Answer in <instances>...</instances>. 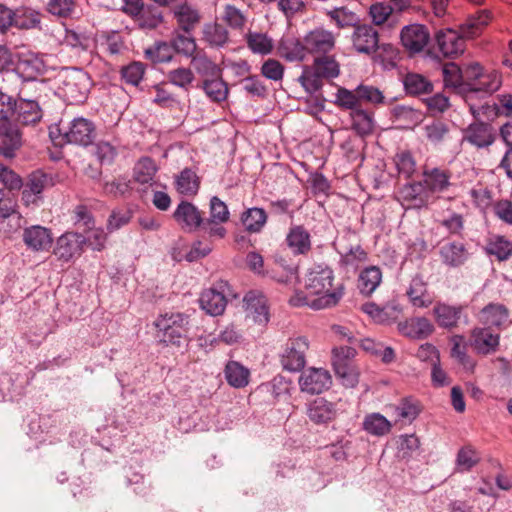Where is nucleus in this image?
I'll return each instance as SVG.
<instances>
[{"mask_svg": "<svg viewBox=\"0 0 512 512\" xmlns=\"http://www.w3.org/2000/svg\"><path fill=\"white\" fill-rule=\"evenodd\" d=\"M491 19V12L487 9H483L469 16L460 26V32L451 28L437 31L435 41L439 52L444 57L448 58L461 55L465 50L464 38H474L479 35Z\"/></svg>", "mask_w": 512, "mask_h": 512, "instance_id": "1", "label": "nucleus"}, {"mask_svg": "<svg viewBox=\"0 0 512 512\" xmlns=\"http://www.w3.org/2000/svg\"><path fill=\"white\" fill-rule=\"evenodd\" d=\"M334 272L324 264L312 267L306 275L305 287L313 295H322L312 301V308L321 309L335 306L344 294L342 283L333 286Z\"/></svg>", "mask_w": 512, "mask_h": 512, "instance_id": "2", "label": "nucleus"}, {"mask_svg": "<svg viewBox=\"0 0 512 512\" xmlns=\"http://www.w3.org/2000/svg\"><path fill=\"white\" fill-rule=\"evenodd\" d=\"M340 74V65L333 56H317L312 65L303 66L299 83L309 94H315L323 87L324 79H334Z\"/></svg>", "mask_w": 512, "mask_h": 512, "instance_id": "3", "label": "nucleus"}, {"mask_svg": "<svg viewBox=\"0 0 512 512\" xmlns=\"http://www.w3.org/2000/svg\"><path fill=\"white\" fill-rule=\"evenodd\" d=\"M189 318L188 314L181 312H166L159 315L153 323L158 341L166 346L179 347L189 330Z\"/></svg>", "mask_w": 512, "mask_h": 512, "instance_id": "4", "label": "nucleus"}, {"mask_svg": "<svg viewBox=\"0 0 512 512\" xmlns=\"http://www.w3.org/2000/svg\"><path fill=\"white\" fill-rule=\"evenodd\" d=\"M501 77L497 71L483 72L476 82L468 83V90L465 94V101L469 106V110L475 119L487 115V110L491 109V105L487 102L475 104L476 98H483L496 92L501 86Z\"/></svg>", "mask_w": 512, "mask_h": 512, "instance_id": "5", "label": "nucleus"}, {"mask_svg": "<svg viewBox=\"0 0 512 512\" xmlns=\"http://www.w3.org/2000/svg\"><path fill=\"white\" fill-rule=\"evenodd\" d=\"M92 87L90 76L81 68L67 69L61 76L58 92L68 104H82Z\"/></svg>", "mask_w": 512, "mask_h": 512, "instance_id": "6", "label": "nucleus"}, {"mask_svg": "<svg viewBox=\"0 0 512 512\" xmlns=\"http://www.w3.org/2000/svg\"><path fill=\"white\" fill-rule=\"evenodd\" d=\"M54 185L53 174L41 169L32 171L23 182L21 201L26 207H37L43 202V192Z\"/></svg>", "mask_w": 512, "mask_h": 512, "instance_id": "7", "label": "nucleus"}, {"mask_svg": "<svg viewBox=\"0 0 512 512\" xmlns=\"http://www.w3.org/2000/svg\"><path fill=\"white\" fill-rule=\"evenodd\" d=\"M356 350L350 346H340L332 350V365L336 376L346 387L358 383V372L354 366Z\"/></svg>", "mask_w": 512, "mask_h": 512, "instance_id": "8", "label": "nucleus"}, {"mask_svg": "<svg viewBox=\"0 0 512 512\" xmlns=\"http://www.w3.org/2000/svg\"><path fill=\"white\" fill-rule=\"evenodd\" d=\"M309 342L306 337L289 338L280 353V363L284 370L299 372L306 364Z\"/></svg>", "mask_w": 512, "mask_h": 512, "instance_id": "9", "label": "nucleus"}, {"mask_svg": "<svg viewBox=\"0 0 512 512\" xmlns=\"http://www.w3.org/2000/svg\"><path fill=\"white\" fill-rule=\"evenodd\" d=\"M96 138V127L94 123L84 117L74 118L66 131L63 132L65 142L87 147L93 144Z\"/></svg>", "mask_w": 512, "mask_h": 512, "instance_id": "10", "label": "nucleus"}, {"mask_svg": "<svg viewBox=\"0 0 512 512\" xmlns=\"http://www.w3.org/2000/svg\"><path fill=\"white\" fill-rule=\"evenodd\" d=\"M85 246V236L77 232H66L56 240L53 254L59 261L69 262L79 257Z\"/></svg>", "mask_w": 512, "mask_h": 512, "instance_id": "11", "label": "nucleus"}, {"mask_svg": "<svg viewBox=\"0 0 512 512\" xmlns=\"http://www.w3.org/2000/svg\"><path fill=\"white\" fill-rule=\"evenodd\" d=\"M298 382L302 392L314 395L329 389L332 379L328 370L310 367L302 371Z\"/></svg>", "mask_w": 512, "mask_h": 512, "instance_id": "12", "label": "nucleus"}, {"mask_svg": "<svg viewBox=\"0 0 512 512\" xmlns=\"http://www.w3.org/2000/svg\"><path fill=\"white\" fill-rule=\"evenodd\" d=\"M402 46L410 54H418L424 50L430 40V34L425 25L414 23L406 25L400 32Z\"/></svg>", "mask_w": 512, "mask_h": 512, "instance_id": "13", "label": "nucleus"}, {"mask_svg": "<svg viewBox=\"0 0 512 512\" xmlns=\"http://www.w3.org/2000/svg\"><path fill=\"white\" fill-rule=\"evenodd\" d=\"M306 415L315 425H327L338 415L337 404L323 397L315 398L306 403Z\"/></svg>", "mask_w": 512, "mask_h": 512, "instance_id": "14", "label": "nucleus"}, {"mask_svg": "<svg viewBox=\"0 0 512 512\" xmlns=\"http://www.w3.org/2000/svg\"><path fill=\"white\" fill-rule=\"evenodd\" d=\"M397 199L406 208L421 209L428 204L429 195L420 181L404 184L397 191Z\"/></svg>", "mask_w": 512, "mask_h": 512, "instance_id": "15", "label": "nucleus"}, {"mask_svg": "<svg viewBox=\"0 0 512 512\" xmlns=\"http://www.w3.org/2000/svg\"><path fill=\"white\" fill-rule=\"evenodd\" d=\"M439 256L445 266L458 268L468 261L470 253L465 243L457 240H449L443 241L440 245Z\"/></svg>", "mask_w": 512, "mask_h": 512, "instance_id": "16", "label": "nucleus"}, {"mask_svg": "<svg viewBox=\"0 0 512 512\" xmlns=\"http://www.w3.org/2000/svg\"><path fill=\"white\" fill-rule=\"evenodd\" d=\"M463 140L479 149L487 148L495 141L493 127L483 121L473 122L463 130Z\"/></svg>", "mask_w": 512, "mask_h": 512, "instance_id": "17", "label": "nucleus"}, {"mask_svg": "<svg viewBox=\"0 0 512 512\" xmlns=\"http://www.w3.org/2000/svg\"><path fill=\"white\" fill-rule=\"evenodd\" d=\"M352 43L357 52L368 55L372 54L378 49V32L371 25L358 24L354 28Z\"/></svg>", "mask_w": 512, "mask_h": 512, "instance_id": "18", "label": "nucleus"}, {"mask_svg": "<svg viewBox=\"0 0 512 512\" xmlns=\"http://www.w3.org/2000/svg\"><path fill=\"white\" fill-rule=\"evenodd\" d=\"M304 42L309 54L326 55L335 46L334 35L323 28L308 32L304 37Z\"/></svg>", "mask_w": 512, "mask_h": 512, "instance_id": "19", "label": "nucleus"}, {"mask_svg": "<svg viewBox=\"0 0 512 512\" xmlns=\"http://www.w3.org/2000/svg\"><path fill=\"white\" fill-rule=\"evenodd\" d=\"M488 327H475L471 331V346L480 355L495 353L500 345V335Z\"/></svg>", "mask_w": 512, "mask_h": 512, "instance_id": "20", "label": "nucleus"}, {"mask_svg": "<svg viewBox=\"0 0 512 512\" xmlns=\"http://www.w3.org/2000/svg\"><path fill=\"white\" fill-rule=\"evenodd\" d=\"M22 145V136L16 125L0 122V156L11 159Z\"/></svg>", "mask_w": 512, "mask_h": 512, "instance_id": "21", "label": "nucleus"}, {"mask_svg": "<svg viewBox=\"0 0 512 512\" xmlns=\"http://www.w3.org/2000/svg\"><path fill=\"white\" fill-rule=\"evenodd\" d=\"M509 316V309L504 304L491 302L480 310L478 320L488 328L501 329L509 323Z\"/></svg>", "mask_w": 512, "mask_h": 512, "instance_id": "22", "label": "nucleus"}, {"mask_svg": "<svg viewBox=\"0 0 512 512\" xmlns=\"http://www.w3.org/2000/svg\"><path fill=\"white\" fill-rule=\"evenodd\" d=\"M174 220L185 230L195 231L203 224L200 210L191 202L181 201L173 213Z\"/></svg>", "mask_w": 512, "mask_h": 512, "instance_id": "23", "label": "nucleus"}, {"mask_svg": "<svg viewBox=\"0 0 512 512\" xmlns=\"http://www.w3.org/2000/svg\"><path fill=\"white\" fill-rule=\"evenodd\" d=\"M463 312V305H450L444 302H437L433 308V316L437 325L448 330L458 326Z\"/></svg>", "mask_w": 512, "mask_h": 512, "instance_id": "24", "label": "nucleus"}, {"mask_svg": "<svg viewBox=\"0 0 512 512\" xmlns=\"http://www.w3.org/2000/svg\"><path fill=\"white\" fill-rule=\"evenodd\" d=\"M23 242L35 252L48 250L53 242L51 230L40 225L27 227L23 231Z\"/></svg>", "mask_w": 512, "mask_h": 512, "instance_id": "25", "label": "nucleus"}, {"mask_svg": "<svg viewBox=\"0 0 512 512\" xmlns=\"http://www.w3.org/2000/svg\"><path fill=\"white\" fill-rule=\"evenodd\" d=\"M285 243L293 255H306L312 249L311 235L303 225H292L285 238Z\"/></svg>", "mask_w": 512, "mask_h": 512, "instance_id": "26", "label": "nucleus"}, {"mask_svg": "<svg viewBox=\"0 0 512 512\" xmlns=\"http://www.w3.org/2000/svg\"><path fill=\"white\" fill-rule=\"evenodd\" d=\"M12 117L23 125L35 124L42 118V110L35 100L18 98L14 101Z\"/></svg>", "mask_w": 512, "mask_h": 512, "instance_id": "27", "label": "nucleus"}, {"mask_svg": "<svg viewBox=\"0 0 512 512\" xmlns=\"http://www.w3.org/2000/svg\"><path fill=\"white\" fill-rule=\"evenodd\" d=\"M406 295L416 308H428L433 303V298L428 292V284L420 273L412 277Z\"/></svg>", "mask_w": 512, "mask_h": 512, "instance_id": "28", "label": "nucleus"}, {"mask_svg": "<svg viewBox=\"0 0 512 512\" xmlns=\"http://www.w3.org/2000/svg\"><path fill=\"white\" fill-rule=\"evenodd\" d=\"M398 331L411 339H425L434 331V326L425 317H414L398 323Z\"/></svg>", "mask_w": 512, "mask_h": 512, "instance_id": "29", "label": "nucleus"}, {"mask_svg": "<svg viewBox=\"0 0 512 512\" xmlns=\"http://www.w3.org/2000/svg\"><path fill=\"white\" fill-rule=\"evenodd\" d=\"M15 71L24 81H34L44 73L45 65L36 54H23L19 57Z\"/></svg>", "mask_w": 512, "mask_h": 512, "instance_id": "30", "label": "nucleus"}, {"mask_svg": "<svg viewBox=\"0 0 512 512\" xmlns=\"http://www.w3.org/2000/svg\"><path fill=\"white\" fill-rule=\"evenodd\" d=\"M277 51L280 57L290 62L303 61L307 54L304 40L292 35H285L280 39Z\"/></svg>", "mask_w": 512, "mask_h": 512, "instance_id": "31", "label": "nucleus"}, {"mask_svg": "<svg viewBox=\"0 0 512 512\" xmlns=\"http://www.w3.org/2000/svg\"><path fill=\"white\" fill-rule=\"evenodd\" d=\"M173 15L178 24V30L186 34H191L201 20L199 11L188 3L176 5Z\"/></svg>", "mask_w": 512, "mask_h": 512, "instance_id": "32", "label": "nucleus"}, {"mask_svg": "<svg viewBox=\"0 0 512 512\" xmlns=\"http://www.w3.org/2000/svg\"><path fill=\"white\" fill-rule=\"evenodd\" d=\"M200 307L211 316L221 315L227 305L223 290L209 288L201 293L199 298Z\"/></svg>", "mask_w": 512, "mask_h": 512, "instance_id": "33", "label": "nucleus"}, {"mask_svg": "<svg viewBox=\"0 0 512 512\" xmlns=\"http://www.w3.org/2000/svg\"><path fill=\"white\" fill-rule=\"evenodd\" d=\"M424 186L427 192H444L450 186L451 174L448 170L441 168L425 169L423 171Z\"/></svg>", "mask_w": 512, "mask_h": 512, "instance_id": "34", "label": "nucleus"}, {"mask_svg": "<svg viewBox=\"0 0 512 512\" xmlns=\"http://www.w3.org/2000/svg\"><path fill=\"white\" fill-rule=\"evenodd\" d=\"M382 282V271L378 266L363 269L357 279V288L362 295L370 296Z\"/></svg>", "mask_w": 512, "mask_h": 512, "instance_id": "35", "label": "nucleus"}, {"mask_svg": "<svg viewBox=\"0 0 512 512\" xmlns=\"http://www.w3.org/2000/svg\"><path fill=\"white\" fill-rule=\"evenodd\" d=\"M199 87L211 102L221 103L228 97V85L222 79V74L204 79Z\"/></svg>", "mask_w": 512, "mask_h": 512, "instance_id": "36", "label": "nucleus"}, {"mask_svg": "<svg viewBox=\"0 0 512 512\" xmlns=\"http://www.w3.org/2000/svg\"><path fill=\"white\" fill-rule=\"evenodd\" d=\"M224 375L227 383L234 388H244L249 383L250 371L238 361L227 362Z\"/></svg>", "mask_w": 512, "mask_h": 512, "instance_id": "37", "label": "nucleus"}, {"mask_svg": "<svg viewBox=\"0 0 512 512\" xmlns=\"http://www.w3.org/2000/svg\"><path fill=\"white\" fill-rule=\"evenodd\" d=\"M268 215L263 208L251 207L242 212L240 220L245 230L260 233L267 223Z\"/></svg>", "mask_w": 512, "mask_h": 512, "instance_id": "38", "label": "nucleus"}, {"mask_svg": "<svg viewBox=\"0 0 512 512\" xmlns=\"http://www.w3.org/2000/svg\"><path fill=\"white\" fill-rule=\"evenodd\" d=\"M421 405L418 400L413 397H405L394 406V415L396 421L404 423H412L420 414Z\"/></svg>", "mask_w": 512, "mask_h": 512, "instance_id": "39", "label": "nucleus"}, {"mask_svg": "<svg viewBox=\"0 0 512 512\" xmlns=\"http://www.w3.org/2000/svg\"><path fill=\"white\" fill-rule=\"evenodd\" d=\"M170 42L174 52L184 57L192 58L198 52L195 38L183 31L174 30Z\"/></svg>", "mask_w": 512, "mask_h": 512, "instance_id": "40", "label": "nucleus"}, {"mask_svg": "<svg viewBox=\"0 0 512 512\" xmlns=\"http://www.w3.org/2000/svg\"><path fill=\"white\" fill-rule=\"evenodd\" d=\"M403 85L406 93L413 96L430 94L433 91L432 82L418 73H407Z\"/></svg>", "mask_w": 512, "mask_h": 512, "instance_id": "41", "label": "nucleus"}, {"mask_svg": "<svg viewBox=\"0 0 512 512\" xmlns=\"http://www.w3.org/2000/svg\"><path fill=\"white\" fill-rule=\"evenodd\" d=\"M157 171L158 167L152 158L142 157L137 161L134 167L135 181L140 184H150L153 186L156 184L154 177Z\"/></svg>", "mask_w": 512, "mask_h": 512, "instance_id": "42", "label": "nucleus"}, {"mask_svg": "<svg viewBox=\"0 0 512 512\" xmlns=\"http://www.w3.org/2000/svg\"><path fill=\"white\" fill-rule=\"evenodd\" d=\"M488 255L495 256L499 261H505L512 255V242L501 235L491 236L485 246Z\"/></svg>", "mask_w": 512, "mask_h": 512, "instance_id": "43", "label": "nucleus"}, {"mask_svg": "<svg viewBox=\"0 0 512 512\" xmlns=\"http://www.w3.org/2000/svg\"><path fill=\"white\" fill-rule=\"evenodd\" d=\"M200 178L191 168L183 169L176 177V189L182 195L194 196L198 193Z\"/></svg>", "mask_w": 512, "mask_h": 512, "instance_id": "44", "label": "nucleus"}, {"mask_svg": "<svg viewBox=\"0 0 512 512\" xmlns=\"http://www.w3.org/2000/svg\"><path fill=\"white\" fill-rule=\"evenodd\" d=\"M191 64L195 71L204 79L220 76L222 74L221 68L203 51H198L191 58Z\"/></svg>", "mask_w": 512, "mask_h": 512, "instance_id": "45", "label": "nucleus"}, {"mask_svg": "<svg viewBox=\"0 0 512 512\" xmlns=\"http://www.w3.org/2000/svg\"><path fill=\"white\" fill-rule=\"evenodd\" d=\"M368 260V253L361 245L351 246L347 251L340 252L339 264L347 271H356L359 266Z\"/></svg>", "mask_w": 512, "mask_h": 512, "instance_id": "46", "label": "nucleus"}, {"mask_svg": "<svg viewBox=\"0 0 512 512\" xmlns=\"http://www.w3.org/2000/svg\"><path fill=\"white\" fill-rule=\"evenodd\" d=\"M41 14L30 7H19L14 10L13 26L19 29H33L40 25Z\"/></svg>", "mask_w": 512, "mask_h": 512, "instance_id": "47", "label": "nucleus"}, {"mask_svg": "<svg viewBox=\"0 0 512 512\" xmlns=\"http://www.w3.org/2000/svg\"><path fill=\"white\" fill-rule=\"evenodd\" d=\"M391 422L380 413L368 414L363 421V429L374 436H384L391 431Z\"/></svg>", "mask_w": 512, "mask_h": 512, "instance_id": "48", "label": "nucleus"}, {"mask_svg": "<svg viewBox=\"0 0 512 512\" xmlns=\"http://www.w3.org/2000/svg\"><path fill=\"white\" fill-rule=\"evenodd\" d=\"M352 129L360 136H367L374 130V119L372 113L361 108L351 112Z\"/></svg>", "mask_w": 512, "mask_h": 512, "instance_id": "49", "label": "nucleus"}, {"mask_svg": "<svg viewBox=\"0 0 512 512\" xmlns=\"http://www.w3.org/2000/svg\"><path fill=\"white\" fill-rule=\"evenodd\" d=\"M203 39L212 47H223L228 41V31L221 24L206 23L203 27Z\"/></svg>", "mask_w": 512, "mask_h": 512, "instance_id": "50", "label": "nucleus"}, {"mask_svg": "<svg viewBox=\"0 0 512 512\" xmlns=\"http://www.w3.org/2000/svg\"><path fill=\"white\" fill-rule=\"evenodd\" d=\"M248 48L261 55H267L273 50V41L265 33L249 32L246 35Z\"/></svg>", "mask_w": 512, "mask_h": 512, "instance_id": "51", "label": "nucleus"}, {"mask_svg": "<svg viewBox=\"0 0 512 512\" xmlns=\"http://www.w3.org/2000/svg\"><path fill=\"white\" fill-rule=\"evenodd\" d=\"M328 16L335 21L340 28L356 27L359 24V17L356 13L346 7H337L327 12Z\"/></svg>", "mask_w": 512, "mask_h": 512, "instance_id": "52", "label": "nucleus"}, {"mask_svg": "<svg viewBox=\"0 0 512 512\" xmlns=\"http://www.w3.org/2000/svg\"><path fill=\"white\" fill-rule=\"evenodd\" d=\"M171 42H157L153 47L145 50L146 57L154 63H166L173 58Z\"/></svg>", "mask_w": 512, "mask_h": 512, "instance_id": "53", "label": "nucleus"}, {"mask_svg": "<svg viewBox=\"0 0 512 512\" xmlns=\"http://www.w3.org/2000/svg\"><path fill=\"white\" fill-rule=\"evenodd\" d=\"M425 138L433 145L440 144L448 135V126L441 121H432L423 126Z\"/></svg>", "mask_w": 512, "mask_h": 512, "instance_id": "54", "label": "nucleus"}, {"mask_svg": "<svg viewBox=\"0 0 512 512\" xmlns=\"http://www.w3.org/2000/svg\"><path fill=\"white\" fill-rule=\"evenodd\" d=\"M195 76L190 68L180 67L177 69L170 70L167 73L168 81L179 87L188 91Z\"/></svg>", "mask_w": 512, "mask_h": 512, "instance_id": "55", "label": "nucleus"}, {"mask_svg": "<svg viewBox=\"0 0 512 512\" xmlns=\"http://www.w3.org/2000/svg\"><path fill=\"white\" fill-rule=\"evenodd\" d=\"M479 461L480 457L472 446L462 447L457 453L456 465L459 471H470Z\"/></svg>", "mask_w": 512, "mask_h": 512, "instance_id": "56", "label": "nucleus"}, {"mask_svg": "<svg viewBox=\"0 0 512 512\" xmlns=\"http://www.w3.org/2000/svg\"><path fill=\"white\" fill-rule=\"evenodd\" d=\"M248 308L253 313V318L256 323L267 324L269 321V311L264 297L251 298L246 296Z\"/></svg>", "mask_w": 512, "mask_h": 512, "instance_id": "57", "label": "nucleus"}, {"mask_svg": "<svg viewBox=\"0 0 512 512\" xmlns=\"http://www.w3.org/2000/svg\"><path fill=\"white\" fill-rule=\"evenodd\" d=\"M443 80L446 86L461 88L464 91L462 69L455 63H447L443 66Z\"/></svg>", "mask_w": 512, "mask_h": 512, "instance_id": "58", "label": "nucleus"}, {"mask_svg": "<svg viewBox=\"0 0 512 512\" xmlns=\"http://www.w3.org/2000/svg\"><path fill=\"white\" fill-rule=\"evenodd\" d=\"M102 45L111 55H118L126 49L124 38L118 31H108L101 35Z\"/></svg>", "mask_w": 512, "mask_h": 512, "instance_id": "59", "label": "nucleus"}, {"mask_svg": "<svg viewBox=\"0 0 512 512\" xmlns=\"http://www.w3.org/2000/svg\"><path fill=\"white\" fill-rule=\"evenodd\" d=\"M395 163L399 174L410 178L416 171V161L410 151H401L395 156Z\"/></svg>", "mask_w": 512, "mask_h": 512, "instance_id": "60", "label": "nucleus"}, {"mask_svg": "<svg viewBox=\"0 0 512 512\" xmlns=\"http://www.w3.org/2000/svg\"><path fill=\"white\" fill-rule=\"evenodd\" d=\"M135 20L141 29L152 30L163 22V17L157 9L148 8L144 9Z\"/></svg>", "mask_w": 512, "mask_h": 512, "instance_id": "61", "label": "nucleus"}, {"mask_svg": "<svg viewBox=\"0 0 512 512\" xmlns=\"http://www.w3.org/2000/svg\"><path fill=\"white\" fill-rule=\"evenodd\" d=\"M335 104L341 108L350 109L351 112L354 109H358L360 103L357 88L355 90H348L340 87L336 93Z\"/></svg>", "mask_w": 512, "mask_h": 512, "instance_id": "62", "label": "nucleus"}, {"mask_svg": "<svg viewBox=\"0 0 512 512\" xmlns=\"http://www.w3.org/2000/svg\"><path fill=\"white\" fill-rule=\"evenodd\" d=\"M145 66L141 62H132L121 70L122 79L133 86H137L143 79Z\"/></svg>", "mask_w": 512, "mask_h": 512, "instance_id": "63", "label": "nucleus"}, {"mask_svg": "<svg viewBox=\"0 0 512 512\" xmlns=\"http://www.w3.org/2000/svg\"><path fill=\"white\" fill-rule=\"evenodd\" d=\"M64 43L74 49L85 51L90 46V37L75 29H66Z\"/></svg>", "mask_w": 512, "mask_h": 512, "instance_id": "64", "label": "nucleus"}]
</instances>
